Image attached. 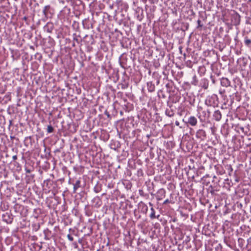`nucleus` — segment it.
Instances as JSON below:
<instances>
[{"instance_id": "f257e3e1", "label": "nucleus", "mask_w": 251, "mask_h": 251, "mask_svg": "<svg viewBox=\"0 0 251 251\" xmlns=\"http://www.w3.org/2000/svg\"><path fill=\"white\" fill-rule=\"evenodd\" d=\"M198 117L201 122H204L209 119L210 112L209 110H202L201 107L198 108Z\"/></svg>"}, {"instance_id": "f03ea898", "label": "nucleus", "mask_w": 251, "mask_h": 251, "mask_svg": "<svg viewBox=\"0 0 251 251\" xmlns=\"http://www.w3.org/2000/svg\"><path fill=\"white\" fill-rule=\"evenodd\" d=\"M166 196V191L165 189L162 188L159 189L157 192L156 196V198L157 201H160L162 200L163 198L165 197Z\"/></svg>"}, {"instance_id": "7ed1b4c3", "label": "nucleus", "mask_w": 251, "mask_h": 251, "mask_svg": "<svg viewBox=\"0 0 251 251\" xmlns=\"http://www.w3.org/2000/svg\"><path fill=\"white\" fill-rule=\"evenodd\" d=\"M196 136L201 140H204L206 137V132L203 129H199L196 132Z\"/></svg>"}, {"instance_id": "20e7f679", "label": "nucleus", "mask_w": 251, "mask_h": 251, "mask_svg": "<svg viewBox=\"0 0 251 251\" xmlns=\"http://www.w3.org/2000/svg\"><path fill=\"white\" fill-rule=\"evenodd\" d=\"M187 123L191 126H195L197 125L198 121L197 118L195 116H192L188 118Z\"/></svg>"}, {"instance_id": "39448f33", "label": "nucleus", "mask_w": 251, "mask_h": 251, "mask_svg": "<svg viewBox=\"0 0 251 251\" xmlns=\"http://www.w3.org/2000/svg\"><path fill=\"white\" fill-rule=\"evenodd\" d=\"M221 84L222 86L227 87L230 85V82L228 78L223 77L221 80Z\"/></svg>"}, {"instance_id": "423d86ee", "label": "nucleus", "mask_w": 251, "mask_h": 251, "mask_svg": "<svg viewBox=\"0 0 251 251\" xmlns=\"http://www.w3.org/2000/svg\"><path fill=\"white\" fill-rule=\"evenodd\" d=\"M213 117L216 121H220L222 118V114L221 112L218 110L215 111L213 114Z\"/></svg>"}, {"instance_id": "0eeeda50", "label": "nucleus", "mask_w": 251, "mask_h": 251, "mask_svg": "<svg viewBox=\"0 0 251 251\" xmlns=\"http://www.w3.org/2000/svg\"><path fill=\"white\" fill-rule=\"evenodd\" d=\"M147 88L150 92H152L155 90V86L151 81L148 82L147 83Z\"/></svg>"}, {"instance_id": "6e6552de", "label": "nucleus", "mask_w": 251, "mask_h": 251, "mask_svg": "<svg viewBox=\"0 0 251 251\" xmlns=\"http://www.w3.org/2000/svg\"><path fill=\"white\" fill-rule=\"evenodd\" d=\"M80 187V181L79 180H77L75 183L74 184V190L73 192L74 193H76V190L78 188Z\"/></svg>"}, {"instance_id": "1a4fd4ad", "label": "nucleus", "mask_w": 251, "mask_h": 251, "mask_svg": "<svg viewBox=\"0 0 251 251\" xmlns=\"http://www.w3.org/2000/svg\"><path fill=\"white\" fill-rule=\"evenodd\" d=\"M151 214L150 215V218L151 219H153L155 218H158L159 217V215H158L157 216H156L155 215V211L153 207H151Z\"/></svg>"}, {"instance_id": "9d476101", "label": "nucleus", "mask_w": 251, "mask_h": 251, "mask_svg": "<svg viewBox=\"0 0 251 251\" xmlns=\"http://www.w3.org/2000/svg\"><path fill=\"white\" fill-rule=\"evenodd\" d=\"M226 168L227 170V171H228V175L229 176H231V173L233 171V168L232 167V166L230 164H227L226 166Z\"/></svg>"}, {"instance_id": "9b49d317", "label": "nucleus", "mask_w": 251, "mask_h": 251, "mask_svg": "<svg viewBox=\"0 0 251 251\" xmlns=\"http://www.w3.org/2000/svg\"><path fill=\"white\" fill-rule=\"evenodd\" d=\"M244 42H245V44L246 46H249L251 43V40L250 39H248L247 37H246L245 39Z\"/></svg>"}, {"instance_id": "f8f14e48", "label": "nucleus", "mask_w": 251, "mask_h": 251, "mask_svg": "<svg viewBox=\"0 0 251 251\" xmlns=\"http://www.w3.org/2000/svg\"><path fill=\"white\" fill-rule=\"evenodd\" d=\"M50 8V5H46L44 7L43 12L45 16H47V11Z\"/></svg>"}, {"instance_id": "ddd939ff", "label": "nucleus", "mask_w": 251, "mask_h": 251, "mask_svg": "<svg viewBox=\"0 0 251 251\" xmlns=\"http://www.w3.org/2000/svg\"><path fill=\"white\" fill-rule=\"evenodd\" d=\"M53 131V128L51 125L48 126L47 127V132L48 133H51Z\"/></svg>"}, {"instance_id": "4468645a", "label": "nucleus", "mask_w": 251, "mask_h": 251, "mask_svg": "<svg viewBox=\"0 0 251 251\" xmlns=\"http://www.w3.org/2000/svg\"><path fill=\"white\" fill-rule=\"evenodd\" d=\"M193 81L192 82V84L194 85H197L198 84V80H197V77L196 75H194L193 77Z\"/></svg>"}, {"instance_id": "2eb2a0df", "label": "nucleus", "mask_w": 251, "mask_h": 251, "mask_svg": "<svg viewBox=\"0 0 251 251\" xmlns=\"http://www.w3.org/2000/svg\"><path fill=\"white\" fill-rule=\"evenodd\" d=\"M143 209L146 212H147L148 210V207L146 204H143Z\"/></svg>"}, {"instance_id": "dca6fc26", "label": "nucleus", "mask_w": 251, "mask_h": 251, "mask_svg": "<svg viewBox=\"0 0 251 251\" xmlns=\"http://www.w3.org/2000/svg\"><path fill=\"white\" fill-rule=\"evenodd\" d=\"M67 238H68V240L70 241H73L74 240L73 237L70 234H68L67 235Z\"/></svg>"}, {"instance_id": "f3484780", "label": "nucleus", "mask_w": 251, "mask_h": 251, "mask_svg": "<svg viewBox=\"0 0 251 251\" xmlns=\"http://www.w3.org/2000/svg\"><path fill=\"white\" fill-rule=\"evenodd\" d=\"M197 23H198V27H202V25L201 24V20H198V21H197Z\"/></svg>"}, {"instance_id": "a211bd4d", "label": "nucleus", "mask_w": 251, "mask_h": 251, "mask_svg": "<svg viewBox=\"0 0 251 251\" xmlns=\"http://www.w3.org/2000/svg\"><path fill=\"white\" fill-rule=\"evenodd\" d=\"M170 202L169 200L168 199L166 200L164 202L163 204H167Z\"/></svg>"}, {"instance_id": "6ab92c4d", "label": "nucleus", "mask_w": 251, "mask_h": 251, "mask_svg": "<svg viewBox=\"0 0 251 251\" xmlns=\"http://www.w3.org/2000/svg\"><path fill=\"white\" fill-rule=\"evenodd\" d=\"M12 159L13 160H16L17 159V156L16 155L13 156Z\"/></svg>"}, {"instance_id": "aec40b11", "label": "nucleus", "mask_w": 251, "mask_h": 251, "mask_svg": "<svg viewBox=\"0 0 251 251\" xmlns=\"http://www.w3.org/2000/svg\"><path fill=\"white\" fill-rule=\"evenodd\" d=\"M175 124H176V126H179V122H178V121H176V122H175Z\"/></svg>"}, {"instance_id": "412c9836", "label": "nucleus", "mask_w": 251, "mask_h": 251, "mask_svg": "<svg viewBox=\"0 0 251 251\" xmlns=\"http://www.w3.org/2000/svg\"><path fill=\"white\" fill-rule=\"evenodd\" d=\"M127 87L125 86L124 85H123L122 86V89H125Z\"/></svg>"}, {"instance_id": "4be33fe9", "label": "nucleus", "mask_w": 251, "mask_h": 251, "mask_svg": "<svg viewBox=\"0 0 251 251\" xmlns=\"http://www.w3.org/2000/svg\"><path fill=\"white\" fill-rule=\"evenodd\" d=\"M149 205L152 207L153 204L151 202H149Z\"/></svg>"}, {"instance_id": "5701e85b", "label": "nucleus", "mask_w": 251, "mask_h": 251, "mask_svg": "<svg viewBox=\"0 0 251 251\" xmlns=\"http://www.w3.org/2000/svg\"><path fill=\"white\" fill-rule=\"evenodd\" d=\"M7 223H11L12 222V220H10L9 222H7Z\"/></svg>"}, {"instance_id": "b1692460", "label": "nucleus", "mask_w": 251, "mask_h": 251, "mask_svg": "<svg viewBox=\"0 0 251 251\" xmlns=\"http://www.w3.org/2000/svg\"><path fill=\"white\" fill-rule=\"evenodd\" d=\"M173 116V114L169 115V117H171V116Z\"/></svg>"}, {"instance_id": "393cba45", "label": "nucleus", "mask_w": 251, "mask_h": 251, "mask_svg": "<svg viewBox=\"0 0 251 251\" xmlns=\"http://www.w3.org/2000/svg\"><path fill=\"white\" fill-rule=\"evenodd\" d=\"M26 172H27V173H29V172H30V171H29V170H27V171H26Z\"/></svg>"}]
</instances>
